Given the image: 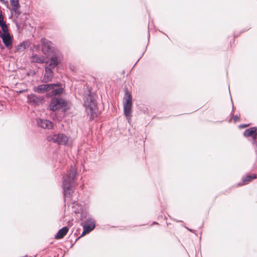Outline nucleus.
Listing matches in <instances>:
<instances>
[{"mask_svg": "<svg viewBox=\"0 0 257 257\" xmlns=\"http://www.w3.org/2000/svg\"><path fill=\"white\" fill-rule=\"evenodd\" d=\"M67 101L61 98H55L52 99L49 105V109L52 111H56L60 108L66 110L68 108Z\"/></svg>", "mask_w": 257, "mask_h": 257, "instance_id": "obj_5", "label": "nucleus"}, {"mask_svg": "<svg viewBox=\"0 0 257 257\" xmlns=\"http://www.w3.org/2000/svg\"><path fill=\"white\" fill-rule=\"evenodd\" d=\"M37 123L39 126L45 129L50 130L53 127V123L47 119H39L37 120Z\"/></svg>", "mask_w": 257, "mask_h": 257, "instance_id": "obj_13", "label": "nucleus"}, {"mask_svg": "<svg viewBox=\"0 0 257 257\" xmlns=\"http://www.w3.org/2000/svg\"><path fill=\"white\" fill-rule=\"evenodd\" d=\"M10 3L13 7L12 11L15 13L16 16L18 17L21 13L19 9L20 5L19 0H10Z\"/></svg>", "mask_w": 257, "mask_h": 257, "instance_id": "obj_15", "label": "nucleus"}, {"mask_svg": "<svg viewBox=\"0 0 257 257\" xmlns=\"http://www.w3.org/2000/svg\"><path fill=\"white\" fill-rule=\"evenodd\" d=\"M132 104V97L131 94L127 91L125 92L123 98V110L124 114L129 123H130L131 121Z\"/></svg>", "mask_w": 257, "mask_h": 257, "instance_id": "obj_3", "label": "nucleus"}, {"mask_svg": "<svg viewBox=\"0 0 257 257\" xmlns=\"http://www.w3.org/2000/svg\"><path fill=\"white\" fill-rule=\"evenodd\" d=\"M48 141L56 143L59 145H67L69 138L65 134L60 133L58 134H53L47 137Z\"/></svg>", "mask_w": 257, "mask_h": 257, "instance_id": "obj_4", "label": "nucleus"}, {"mask_svg": "<svg viewBox=\"0 0 257 257\" xmlns=\"http://www.w3.org/2000/svg\"><path fill=\"white\" fill-rule=\"evenodd\" d=\"M95 226V222L94 220L91 218H88L83 226V231L82 233L81 236H83L86 233L90 232L94 228Z\"/></svg>", "mask_w": 257, "mask_h": 257, "instance_id": "obj_9", "label": "nucleus"}, {"mask_svg": "<svg viewBox=\"0 0 257 257\" xmlns=\"http://www.w3.org/2000/svg\"><path fill=\"white\" fill-rule=\"evenodd\" d=\"M42 50L45 55H51L54 54V51H58L53 48L52 43L49 40L42 39Z\"/></svg>", "mask_w": 257, "mask_h": 257, "instance_id": "obj_7", "label": "nucleus"}, {"mask_svg": "<svg viewBox=\"0 0 257 257\" xmlns=\"http://www.w3.org/2000/svg\"><path fill=\"white\" fill-rule=\"evenodd\" d=\"M94 93L90 89H87L83 94L84 106L89 120H94L97 116L98 108L94 97Z\"/></svg>", "mask_w": 257, "mask_h": 257, "instance_id": "obj_2", "label": "nucleus"}, {"mask_svg": "<svg viewBox=\"0 0 257 257\" xmlns=\"http://www.w3.org/2000/svg\"><path fill=\"white\" fill-rule=\"evenodd\" d=\"M77 177V170L75 166H71L63 176L62 186L64 198H70L73 193V188L76 185L75 180Z\"/></svg>", "mask_w": 257, "mask_h": 257, "instance_id": "obj_1", "label": "nucleus"}, {"mask_svg": "<svg viewBox=\"0 0 257 257\" xmlns=\"http://www.w3.org/2000/svg\"><path fill=\"white\" fill-rule=\"evenodd\" d=\"M30 42L28 41H25L21 43L16 48V51L18 52H23L26 48L30 46Z\"/></svg>", "mask_w": 257, "mask_h": 257, "instance_id": "obj_17", "label": "nucleus"}, {"mask_svg": "<svg viewBox=\"0 0 257 257\" xmlns=\"http://www.w3.org/2000/svg\"><path fill=\"white\" fill-rule=\"evenodd\" d=\"M248 126V124H245V125H244V127H246V126Z\"/></svg>", "mask_w": 257, "mask_h": 257, "instance_id": "obj_24", "label": "nucleus"}, {"mask_svg": "<svg viewBox=\"0 0 257 257\" xmlns=\"http://www.w3.org/2000/svg\"><path fill=\"white\" fill-rule=\"evenodd\" d=\"M32 61L34 62L43 63L45 62V58L42 56L34 55L32 57Z\"/></svg>", "mask_w": 257, "mask_h": 257, "instance_id": "obj_18", "label": "nucleus"}, {"mask_svg": "<svg viewBox=\"0 0 257 257\" xmlns=\"http://www.w3.org/2000/svg\"><path fill=\"white\" fill-rule=\"evenodd\" d=\"M61 58V54L59 51H54V54H52V56L50 60L46 63L48 64L49 68L54 69L60 62Z\"/></svg>", "mask_w": 257, "mask_h": 257, "instance_id": "obj_6", "label": "nucleus"}, {"mask_svg": "<svg viewBox=\"0 0 257 257\" xmlns=\"http://www.w3.org/2000/svg\"><path fill=\"white\" fill-rule=\"evenodd\" d=\"M4 18L2 14H1L0 15V26L6 24L5 22H4Z\"/></svg>", "mask_w": 257, "mask_h": 257, "instance_id": "obj_22", "label": "nucleus"}, {"mask_svg": "<svg viewBox=\"0 0 257 257\" xmlns=\"http://www.w3.org/2000/svg\"><path fill=\"white\" fill-rule=\"evenodd\" d=\"M257 128L256 127H252L246 130L243 133L245 137H253V143H255V139L257 138V133H256Z\"/></svg>", "mask_w": 257, "mask_h": 257, "instance_id": "obj_12", "label": "nucleus"}, {"mask_svg": "<svg viewBox=\"0 0 257 257\" xmlns=\"http://www.w3.org/2000/svg\"><path fill=\"white\" fill-rule=\"evenodd\" d=\"M2 31L3 32V34H9L8 32V28L6 24L1 26Z\"/></svg>", "mask_w": 257, "mask_h": 257, "instance_id": "obj_21", "label": "nucleus"}, {"mask_svg": "<svg viewBox=\"0 0 257 257\" xmlns=\"http://www.w3.org/2000/svg\"><path fill=\"white\" fill-rule=\"evenodd\" d=\"M60 83H52L48 84H41L38 85L37 87L34 88V91L40 93H44L47 92L53 89L54 87L59 86Z\"/></svg>", "mask_w": 257, "mask_h": 257, "instance_id": "obj_8", "label": "nucleus"}, {"mask_svg": "<svg viewBox=\"0 0 257 257\" xmlns=\"http://www.w3.org/2000/svg\"><path fill=\"white\" fill-rule=\"evenodd\" d=\"M69 230V228L67 226H64L60 229L56 235H55V238L61 239L64 237V236L67 233Z\"/></svg>", "mask_w": 257, "mask_h": 257, "instance_id": "obj_16", "label": "nucleus"}, {"mask_svg": "<svg viewBox=\"0 0 257 257\" xmlns=\"http://www.w3.org/2000/svg\"><path fill=\"white\" fill-rule=\"evenodd\" d=\"M0 37L3 42L8 48H11L12 46V38L10 34H0Z\"/></svg>", "mask_w": 257, "mask_h": 257, "instance_id": "obj_11", "label": "nucleus"}, {"mask_svg": "<svg viewBox=\"0 0 257 257\" xmlns=\"http://www.w3.org/2000/svg\"><path fill=\"white\" fill-rule=\"evenodd\" d=\"M53 69L48 67H45V73L43 78V82L47 83L51 81L53 77Z\"/></svg>", "mask_w": 257, "mask_h": 257, "instance_id": "obj_14", "label": "nucleus"}, {"mask_svg": "<svg viewBox=\"0 0 257 257\" xmlns=\"http://www.w3.org/2000/svg\"><path fill=\"white\" fill-rule=\"evenodd\" d=\"M43 100L42 97L38 96L34 94H31L28 96V102L32 105L35 106L40 104Z\"/></svg>", "mask_w": 257, "mask_h": 257, "instance_id": "obj_10", "label": "nucleus"}, {"mask_svg": "<svg viewBox=\"0 0 257 257\" xmlns=\"http://www.w3.org/2000/svg\"><path fill=\"white\" fill-rule=\"evenodd\" d=\"M238 119V117L237 116H236H236L234 117V120H235V121H236Z\"/></svg>", "mask_w": 257, "mask_h": 257, "instance_id": "obj_23", "label": "nucleus"}, {"mask_svg": "<svg viewBox=\"0 0 257 257\" xmlns=\"http://www.w3.org/2000/svg\"><path fill=\"white\" fill-rule=\"evenodd\" d=\"M51 92L49 94L50 96H55L61 94L63 91V89L61 87H58L57 88H54L53 89L51 90Z\"/></svg>", "mask_w": 257, "mask_h": 257, "instance_id": "obj_19", "label": "nucleus"}, {"mask_svg": "<svg viewBox=\"0 0 257 257\" xmlns=\"http://www.w3.org/2000/svg\"><path fill=\"white\" fill-rule=\"evenodd\" d=\"M256 178V175H247L246 177L243 178L242 181L243 182H248L251 181L252 180Z\"/></svg>", "mask_w": 257, "mask_h": 257, "instance_id": "obj_20", "label": "nucleus"}]
</instances>
